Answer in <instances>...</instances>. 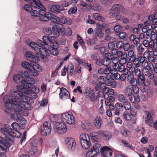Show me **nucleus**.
Masks as SVG:
<instances>
[{
    "label": "nucleus",
    "mask_w": 157,
    "mask_h": 157,
    "mask_svg": "<svg viewBox=\"0 0 157 157\" xmlns=\"http://www.w3.org/2000/svg\"><path fill=\"white\" fill-rule=\"evenodd\" d=\"M11 95L14 98L10 99H9L8 96H6L3 99L5 105L6 107L12 108L16 112H20L21 110V108L26 110L31 109L30 101L32 99L30 97L24 95L23 93L18 90L12 91Z\"/></svg>",
    "instance_id": "obj_1"
},
{
    "label": "nucleus",
    "mask_w": 157,
    "mask_h": 157,
    "mask_svg": "<svg viewBox=\"0 0 157 157\" xmlns=\"http://www.w3.org/2000/svg\"><path fill=\"white\" fill-rule=\"evenodd\" d=\"M30 47L34 50L37 52L36 55L37 57H40L44 62H47L48 61V59L46 56L50 54L49 50L45 48L42 40H38L37 43L31 42L29 44Z\"/></svg>",
    "instance_id": "obj_2"
},
{
    "label": "nucleus",
    "mask_w": 157,
    "mask_h": 157,
    "mask_svg": "<svg viewBox=\"0 0 157 157\" xmlns=\"http://www.w3.org/2000/svg\"><path fill=\"white\" fill-rule=\"evenodd\" d=\"M29 4L35 8H40L38 11L39 16H41L40 20L42 21H46L49 20V18L51 15V13L46 11V9L41 4L39 0H30Z\"/></svg>",
    "instance_id": "obj_3"
},
{
    "label": "nucleus",
    "mask_w": 157,
    "mask_h": 157,
    "mask_svg": "<svg viewBox=\"0 0 157 157\" xmlns=\"http://www.w3.org/2000/svg\"><path fill=\"white\" fill-rule=\"evenodd\" d=\"M43 44L46 47L48 48L49 46L52 48L50 51V54L51 53L53 55L57 56L59 53L57 50L59 48L58 44L56 42L53 36H44L42 38Z\"/></svg>",
    "instance_id": "obj_4"
},
{
    "label": "nucleus",
    "mask_w": 157,
    "mask_h": 157,
    "mask_svg": "<svg viewBox=\"0 0 157 157\" xmlns=\"http://www.w3.org/2000/svg\"><path fill=\"white\" fill-rule=\"evenodd\" d=\"M139 91V89L136 85H129L125 88V95L129 97L131 102L132 103L135 102V97L134 94H137Z\"/></svg>",
    "instance_id": "obj_5"
},
{
    "label": "nucleus",
    "mask_w": 157,
    "mask_h": 157,
    "mask_svg": "<svg viewBox=\"0 0 157 157\" xmlns=\"http://www.w3.org/2000/svg\"><path fill=\"white\" fill-rule=\"evenodd\" d=\"M35 83V81L34 79L32 78H30L24 88L25 89L24 92L26 94H30L32 92L36 94L38 93L40 91L39 89L33 85Z\"/></svg>",
    "instance_id": "obj_6"
},
{
    "label": "nucleus",
    "mask_w": 157,
    "mask_h": 157,
    "mask_svg": "<svg viewBox=\"0 0 157 157\" xmlns=\"http://www.w3.org/2000/svg\"><path fill=\"white\" fill-rule=\"evenodd\" d=\"M61 120L64 124L74 125L75 124V120L74 116L71 112L64 113L60 116Z\"/></svg>",
    "instance_id": "obj_7"
},
{
    "label": "nucleus",
    "mask_w": 157,
    "mask_h": 157,
    "mask_svg": "<svg viewBox=\"0 0 157 157\" xmlns=\"http://www.w3.org/2000/svg\"><path fill=\"white\" fill-rule=\"evenodd\" d=\"M80 142L83 149H87L91 145L89 136L85 134L82 133L80 136Z\"/></svg>",
    "instance_id": "obj_8"
},
{
    "label": "nucleus",
    "mask_w": 157,
    "mask_h": 157,
    "mask_svg": "<svg viewBox=\"0 0 157 157\" xmlns=\"http://www.w3.org/2000/svg\"><path fill=\"white\" fill-rule=\"evenodd\" d=\"M98 71L100 74L107 75L106 76V78L107 79H111L112 74H115V73H113L112 67L110 66H106L104 68L101 67L98 69Z\"/></svg>",
    "instance_id": "obj_9"
},
{
    "label": "nucleus",
    "mask_w": 157,
    "mask_h": 157,
    "mask_svg": "<svg viewBox=\"0 0 157 157\" xmlns=\"http://www.w3.org/2000/svg\"><path fill=\"white\" fill-rule=\"evenodd\" d=\"M52 131L51 124L50 122H45L41 126V134L44 136H49Z\"/></svg>",
    "instance_id": "obj_10"
},
{
    "label": "nucleus",
    "mask_w": 157,
    "mask_h": 157,
    "mask_svg": "<svg viewBox=\"0 0 157 157\" xmlns=\"http://www.w3.org/2000/svg\"><path fill=\"white\" fill-rule=\"evenodd\" d=\"M54 129L55 131L59 134H62L66 132L67 130L66 125L63 123L57 122L55 124Z\"/></svg>",
    "instance_id": "obj_11"
},
{
    "label": "nucleus",
    "mask_w": 157,
    "mask_h": 157,
    "mask_svg": "<svg viewBox=\"0 0 157 157\" xmlns=\"http://www.w3.org/2000/svg\"><path fill=\"white\" fill-rule=\"evenodd\" d=\"M30 78L25 79L19 74H16L13 76V79L14 81L17 84L21 83L24 88L25 87L28 82Z\"/></svg>",
    "instance_id": "obj_12"
},
{
    "label": "nucleus",
    "mask_w": 157,
    "mask_h": 157,
    "mask_svg": "<svg viewBox=\"0 0 157 157\" xmlns=\"http://www.w3.org/2000/svg\"><path fill=\"white\" fill-rule=\"evenodd\" d=\"M33 68L31 69L29 71V74L31 75L35 76H38L39 75L38 71H40L42 68L40 66L36 63L33 64Z\"/></svg>",
    "instance_id": "obj_13"
},
{
    "label": "nucleus",
    "mask_w": 157,
    "mask_h": 157,
    "mask_svg": "<svg viewBox=\"0 0 157 157\" xmlns=\"http://www.w3.org/2000/svg\"><path fill=\"white\" fill-rule=\"evenodd\" d=\"M123 7L119 4H115L113 6L110 10L109 14L112 16H114L118 14L120 9H123Z\"/></svg>",
    "instance_id": "obj_14"
},
{
    "label": "nucleus",
    "mask_w": 157,
    "mask_h": 157,
    "mask_svg": "<svg viewBox=\"0 0 157 157\" xmlns=\"http://www.w3.org/2000/svg\"><path fill=\"white\" fill-rule=\"evenodd\" d=\"M9 134V136H7V140L12 141L14 140V137L19 138L22 135L17 130L13 131L12 129L11 131H10Z\"/></svg>",
    "instance_id": "obj_15"
},
{
    "label": "nucleus",
    "mask_w": 157,
    "mask_h": 157,
    "mask_svg": "<svg viewBox=\"0 0 157 157\" xmlns=\"http://www.w3.org/2000/svg\"><path fill=\"white\" fill-rule=\"evenodd\" d=\"M60 93L59 94L60 98L63 100L67 99L70 98V95L69 92L65 88L62 87L60 88Z\"/></svg>",
    "instance_id": "obj_16"
},
{
    "label": "nucleus",
    "mask_w": 157,
    "mask_h": 157,
    "mask_svg": "<svg viewBox=\"0 0 157 157\" xmlns=\"http://www.w3.org/2000/svg\"><path fill=\"white\" fill-rule=\"evenodd\" d=\"M144 119L145 123L146 124L150 127L153 126L154 120L150 112H146V115L144 116Z\"/></svg>",
    "instance_id": "obj_17"
},
{
    "label": "nucleus",
    "mask_w": 157,
    "mask_h": 157,
    "mask_svg": "<svg viewBox=\"0 0 157 157\" xmlns=\"http://www.w3.org/2000/svg\"><path fill=\"white\" fill-rule=\"evenodd\" d=\"M10 146V144L3 138L0 136V153H2L3 151L5 150L7 148H9Z\"/></svg>",
    "instance_id": "obj_18"
},
{
    "label": "nucleus",
    "mask_w": 157,
    "mask_h": 157,
    "mask_svg": "<svg viewBox=\"0 0 157 157\" xmlns=\"http://www.w3.org/2000/svg\"><path fill=\"white\" fill-rule=\"evenodd\" d=\"M137 83L140 86H148L150 84V82L145 80L143 75L137 77Z\"/></svg>",
    "instance_id": "obj_19"
},
{
    "label": "nucleus",
    "mask_w": 157,
    "mask_h": 157,
    "mask_svg": "<svg viewBox=\"0 0 157 157\" xmlns=\"http://www.w3.org/2000/svg\"><path fill=\"white\" fill-rule=\"evenodd\" d=\"M63 25H57L53 26L52 28V32L54 36H53L55 39V37H57L59 35V33L62 31V28Z\"/></svg>",
    "instance_id": "obj_20"
},
{
    "label": "nucleus",
    "mask_w": 157,
    "mask_h": 157,
    "mask_svg": "<svg viewBox=\"0 0 157 157\" xmlns=\"http://www.w3.org/2000/svg\"><path fill=\"white\" fill-rule=\"evenodd\" d=\"M65 141L69 150H73L74 149L75 143L73 139L71 138H67L65 139Z\"/></svg>",
    "instance_id": "obj_21"
},
{
    "label": "nucleus",
    "mask_w": 157,
    "mask_h": 157,
    "mask_svg": "<svg viewBox=\"0 0 157 157\" xmlns=\"http://www.w3.org/2000/svg\"><path fill=\"white\" fill-rule=\"evenodd\" d=\"M101 152L104 157H109L112 155V150L107 146L101 148Z\"/></svg>",
    "instance_id": "obj_22"
},
{
    "label": "nucleus",
    "mask_w": 157,
    "mask_h": 157,
    "mask_svg": "<svg viewBox=\"0 0 157 157\" xmlns=\"http://www.w3.org/2000/svg\"><path fill=\"white\" fill-rule=\"evenodd\" d=\"M93 124L96 128H101L102 126L101 117L99 116L96 117L93 121Z\"/></svg>",
    "instance_id": "obj_23"
},
{
    "label": "nucleus",
    "mask_w": 157,
    "mask_h": 157,
    "mask_svg": "<svg viewBox=\"0 0 157 157\" xmlns=\"http://www.w3.org/2000/svg\"><path fill=\"white\" fill-rule=\"evenodd\" d=\"M99 132L102 137L105 140L108 141L112 138V135L109 132L101 130L99 131Z\"/></svg>",
    "instance_id": "obj_24"
},
{
    "label": "nucleus",
    "mask_w": 157,
    "mask_h": 157,
    "mask_svg": "<svg viewBox=\"0 0 157 157\" xmlns=\"http://www.w3.org/2000/svg\"><path fill=\"white\" fill-rule=\"evenodd\" d=\"M75 60L79 64L82 65L84 66L88 67L89 71H91L92 70V68L91 67V64H89V63L86 62L85 60L80 59L79 57H76L75 58Z\"/></svg>",
    "instance_id": "obj_25"
},
{
    "label": "nucleus",
    "mask_w": 157,
    "mask_h": 157,
    "mask_svg": "<svg viewBox=\"0 0 157 157\" xmlns=\"http://www.w3.org/2000/svg\"><path fill=\"white\" fill-rule=\"evenodd\" d=\"M26 59L30 62L33 63H36L38 61V59L36 58L35 55L32 54L30 52H27L25 54Z\"/></svg>",
    "instance_id": "obj_26"
},
{
    "label": "nucleus",
    "mask_w": 157,
    "mask_h": 157,
    "mask_svg": "<svg viewBox=\"0 0 157 157\" xmlns=\"http://www.w3.org/2000/svg\"><path fill=\"white\" fill-rule=\"evenodd\" d=\"M142 73L144 76L150 79H152L154 78V73L152 72H150L147 68H144L142 71Z\"/></svg>",
    "instance_id": "obj_27"
},
{
    "label": "nucleus",
    "mask_w": 157,
    "mask_h": 157,
    "mask_svg": "<svg viewBox=\"0 0 157 157\" xmlns=\"http://www.w3.org/2000/svg\"><path fill=\"white\" fill-rule=\"evenodd\" d=\"M120 79L122 81H125L126 79V75L122 74L120 75L117 73H115V74H114V75L112 74L111 79L112 80L118 79Z\"/></svg>",
    "instance_id": "obj_28"
},
{
    "label": "nucleus",
    "mask_w": 157,
    "mask_h": 157,
    "mask_svg": "<svg viewBox=\"0 0 157 157\" xmlns=\"http://www.w3.org/2000/svg\"><path fill=\"white\" fill-rule=\"evenodd\" d=\"M108 94H105L104 95V98L106 99L105 101L106 105H109L113 104V102L114 101L115 99L111 95H108Z\"/></svg>",
    "instance_id": "obj_29"
},
{
    "label": "nucleus",
    "mask_w": 157,
    "mask_h": 157,
    "mask_svg": "<svg viewBox=\"0 0 157 157\" xmlns=\"http://www.w3.org/2000/svg\"><path fill=\"white\" fill-rule=\"evenodd\" d=\"M93 142H98L100 141V139L98 135H100L99 131L98 132H92L90 133Z\"/></svg>",
    "instance_id": "obj_30"
},
{
    "label": "nucleus",
    "mask_w": 157,
    "mask_h": 157,
    "mask_svg": "<svg viewBox=\"0 0 157 157\" xmlns=\"http://www.w3.org/2000/svg\"><path fill=\"white\" fill-rule=\"evenodd\" d=\"M94 33L93 35L94 37L96 38L97 37H103V33H102V30L101 28L97 27L94 30Z\"/></svg>",
    "instance_id": "obj_31"
},
{
    "label": "nucleus",
    "mask_w": 157,
    "mask_h": 157,
    "mask_svg": "<svg viewBox=\"0 0 157 157\" xmlns=\"http://www.w3.org/2000/svg\"><path fill=\"white\" fill-rule=\"evenodd\" d=\"M92 83L93 84H95V89L96 90L99 91L101 90L104 89L105 88L103 86V84L98 82L96 80H93Z\"/></svg>",
    "instance_id": "obj_32"
},
{
    "label": "nucleus",
    "mask_w": 157,
    "mask_h": 157,
    "mask_svg": "<svg viewBox=\"0 0 157 157\" xmlns=\"http://www.w3.org/2000/svg\"><path fill=\"white\" fill-rule=\"evenodd\" d=\"M147 47V50L150 52H151L153 50V49H156L157 48V40L155 43L153 41H150L149 46Z\"/></svg>",
    "instance_id": "obj_33"
},
{
    "label": "nucleus",
    "mask_w": 157,
    "mask_h": 157,
    "mask_svg": "<svg viewBox=\"0 0 157 157\" xmlns=\"http://www.w3.org/2000/svg\"><path fill=\"white\" fill-rule=\"evenodd\" d=\"M33 64L32 63H30L28 62L25 61L22 63V66L23 67L28 70L29 71L31 69L33 68Z\"/></svg>",
    "instance_id": "obj_34"
},
{
    "label": "nucleus",
    "mask_w": 157,
    "mask_h": 157,
    "mask_svg": "<svg viewBox=\"0 0 157 157\" xmlns=\"http://www.w3.org/2000/svg\"><path fill=\"white\" fill-rule=\"evenodd\" d=\"M101 145L98 143H96L94 145L93 147L91 148V150L93 151L94 152L95 155L97 156V154L99 152V148L100 147Z\"/></svg>",
    "instance_id": "obj_35"
},
{
    "label": "nucleus",
    "mask_w": 157,
    "mask_h": 157,
    "mask_svg": "<svg viewBox=\"0 0 157 157\" xmlns=\"http://www.w3.org/2000/svg\"><path fill=\"white\" fill-rule=\"evenodd\" d=\"M138 67H134L131 69V72H134L135 75L137 77L142 75L141 74V71L140 68H138Z\"/></svg>",
    "instance_id": "obj_36"
},
{
    "label": "nucleus",
    "mask_w": 157,
    "mask_h": 157,
    "mask_svg": "<svg viewBox=\"0 0 157 157\" xmlns=\"http://www.w3.org/2000/svg\"><path fill=\"white\" fill-rule=\"evenodd\" d=\"M49 17H50L49 18V20H50L58 24H60V18L55 16L52 13H51V15Z\"/></svg>",
    "instance_id": "obj_37"
},
{
    "label": "nucleus",
    "mask_w": 157,
    "mask_h": 157,
    "mask_svg": "<svg viewBox=\"0 0 157 157\" xmlns=\"http://www.w3.org/2000/svg\"><path fill=\"white\" fill-rule=\"evenodd\" d=\"M92 16L93 18L95 19L96 20L101 21L102 22H103L105 20L104 18L98 13H94Z\"/></svg>",
    "instance_id": "obj_38"
},
{
    "label": "nucleus",
    "mask_w": 157,
    "mask_h": 157,
    "mask_svg": "<svg viewBox=\"0 0 157 157\" xmlns=\"http://www.w3.org/2000/svg\"><path fill=\"white\" fill-rule=\"evenodd\" d=\"M148 19L149 20L152 21L155 25H157V12L154 15H150Z\"/></svg>",
    "instance_id": "obj_39"
},
{
    "label": "nucleus",
    "mask_w": 157,
    "mask_h": 157,
    "mask_svg": "<svg viewBox=\"0 0 157 157\" xmlns=\"http://www.w3.org/2000/svg\"><path fill=\"white\" fill-rule=\"evenodd\" d=\"M137 51L138 53L137 56L140 58L142 56V53L144 52V48L141 45H139L137 48Z\"/></svg>",
    "instance_id": "obj_40"
},
{
    "label": "nucleus",
    "mask_w": 157,
    "mask_h": 157,
    "mask_svg": "<svg viewBox=\"0 0 157 157\" xmlns=\"http://www.w3.org/2000/svg\"><path fill=\"white\" fill-rule=\"evenodd\" d=\"M74 67L72 63H70L68 65L67 68V77L68 75H71V74L73 72L74 70Z\"/></svg>",
    "instance_id": "obj_41"
},
{
    "label": "nucleus",
    "mask_w": 157,
    "mask_h": 157,
    "mask_svg": "<svg viewBox=\"0 0 157 157\" xmlns=\"http://www.w3.org/2000/svg\"><path fill=\"white\" fill-rule=\"evenodd\" d=\"M117 98L118 100L120 102L123 103L128 100L125 96L122 94H119L117 95Z\"/></svg>",
    "instance_id": "obj_42"
},
{
    "label": "nucleus",
    "mask_w": 157,
    "mask_h": 157,
    "mask_svg": "<svg viewBox=\"0 0 157 157\" xmlns=\"http://www.w3.org/2000/svg\"><path fill=\"white\" fill-rule=\"evenodd\" d=\"M49 118L51 121L54 124V125L56 123L58 122H57L58 118L57 115L55 114H51Z\"/></svg>",
    "instance_id": "obj_43"
},
{
    "label": "nucleus",
    "mask_w": 157,
    "mask_h": 157,
    "mask_svg": "<svg viewBox=\"0 0 157 157\" xmlns=\"http://www.w3.org/2000/svg\"><path fill=\"white\" fill-rule=\"evenodd\" d=\"M130 72L127 77V81L131 84H132L134 82V75L133 74Z\"/></svg>",
    "instance_id": "obj_44"
},
{
    "label": "nucleus",
    "mask_w": 157,
    "mask_h": 157,
    "mask_svg": "<svg viewBox=\"0 0 157 157\" xmlns=\"http://www.w3.org/2000/svg\"><path fill=\"white\" fill-rule=\"evenodd\" d=\"M103 63L104 66H109V65L111 64L109 56V57L105 56L104 58L103 59Z\"/></svg>",
    "instance_id": "obj_45"
},
{
    "label": "nucleus",
    "mask_w": 157,
    "mask_h": 157,
    "mask_svg": "<svg viewBox=\"0 0 157 157\" xmlns=\"http://www.w3.org/2000/svg\"><path fill=\"white\" fill-rule=\"evenodd\" d=\"M20 116L19 112H15L12 113L10 115L11 118L14 121H17Z\"/></svg>",
    "instance_id": "obj_46"
},
{
    "label": "nucleus",
    "mask_w": 157,
    "mask_h": 157,
    "mask_svg": "<svg viewBox=\"0 0 157 157\" xmlns=\"http://www.w3.org/2000/svg\"><path fill=\"white\" fill-rule=\"evenodd\" d=\"M140 58V64L142 67L144 68H147L146 67L148 66V63L147 60H145V59L143 57Z\"/></svg>",
    "instance_id": "obj_47"
},
{
    "label": "nucleus",
    "mask_w": 157,
    "mask_h": 157,
    "mask_svg": "<svg viewBox=\"0 0 157 157\" xmlns=\"http://www.w3.org/2000/svg\"><path fill=\"white\" fill-rule=\"evenodd\" d=\"M134 64L135 65V67H139L140 64V58H135L132 60Z\"/></svg>",
    "instance_id": "obj_48"
},
{
    "label": "nucleus",
    "mask_w": 157,
    "mask_h": 157,
    "mask_svg": "<svg viewBox=\"0 0 157 157\" xmlns=\"http://www.w3.org/2000/svg\"><path fill=\"white\" fill-rule=\"evenodd\" d=\"M115 106L116 109L117 111H121L123 109V105L120 102L117 103Z\"/></svg>",
    "instance_id": "obj_49"
},
{
    "label": "nucleus",
    "mask_w": 157,
    "mask_h": 157,
    "mask_svg": "<svg viewBox=\"0 0 157 157\" xmlns=\"http://www.w3.org/2000/svg\"><path fill=\"white\" fill-rule=\"evenodd\" d=\"M109 56L111 63H112L113 64L118 63V62L119 61V59L117 57H114L113 55H111V54Z\"/></svg>",
    "instance_id": "obj_50"
},
{
    "label": "nucleus",
    "mask_w": 157,
    "mask_h": 157,
    "mask_svg": "<svg viewBox=\"0 0 157 157\" xmlns=\"http://www.w3.org/2000/svg\"><path fill=\"white\" fill-rule=\"evenodd\" d=\"M124 118L128 121H130L131 119V117L129 113L127 111H125L123 114Z\"/></svg>",
    "instance_id": "obj_51"
},
{
    "label": "nucleus",
    "mask_w": 157,
    "mask_h": 157,
    "mask_svg": "<svg viewBox=\"0 0 157 157\" xmlns=\"http://www.w3.org/2000/svg\"><path fill=\"white\" fill-rule=\"evenodd\" d=\"M17 120V121L21 124H26L27 123L26 120L21 116Z\"/></svg>",
    "instance_id": "obj_52"
},
{
    "label": "nucleus",
    "mask_w": 157,
    "mask_h": 157,
    "mask_svg": "<svg viewBox=\"0 0 157 157\" xmlns=\"http://www.w3.org/2000/svg\"><path fill=\"white\" fill-rule=\"evenodd\" d=\"M112 67V69L113 73H117L118 69L119 67V64L118 63L113 64Z\"/></svg>",
    "instance_id": "obj_53"
},
{
    "label": "nucleus",
    "mask_w": 157,
    "mask_h": 157,
    "mask_svg": "<svg viewBox=\"0 0 157 157\" xmlns=\"http://www.w3.org/2000/svg\"><path fill=\"white\" fill-rule=\"evenodd\" d=\"M11 126L13 128V130L14 131L17 130L19 129L20 126L19 124L15 122L11 124Z\"/></svg>",
    "instance_id": "obj_54"
},
{
    "label": "nucleus",
    "mask_w": 157,
    "mask_h": 157,
    "mask_svg": "<svg viewBox=\"0 0 157 157\" xmlns=\"http://www.w3.org/2000/svg\"><path fill=\"white\" fill-rule=\"evenodd\" d=\"M43 32L44 34L48 35H50L52 34V31L49 28H46L44 29Z\"/></svg>",
    "instance_id": "obj_55"
},
{
    "label": "nucleus",
    "mask_w": 157,
    "mask_h": 157,
    "mask_svg": "<svg viewBox=\"0 0 157 157\" xmlns=\"http://www.w3.org/2000/svg\"><path fill=\"white\" fill-rule=\"evenodd\" d=\"M108 50L107 48L104 47H101L100 49V51L101 53L105 55L108 54L111 55V54L110 53H108Z\"/></svg>",
    "instance_id": "obj_56"
},
{
    "label": "nucleus",
    "mask_w": 157,
    "mask_h": 157,
    "mask_svg": "<svg viewBox=\"0 0 157 157\" xmlns=\"http://www.w3.org/2000/svg\"><path fill=\"white\" fill-rule=\"evenodd\" d=\"M123 105L126 110H129L131 109V105L128 100L123 103Z\"/></svg>",
    "instance_id": "obj_57"
},
{
    "label": "nucleus",
    "mask_w": 157,
    "mask_h": 157,
    "mask_svg": "<svg viewBox=\"0 0 157 157\" xmlns=\"http://www.w3.org/2000/svg\"><path fill=\"white\" fill-rule=\"evenodd\" d=\"M90 100L92 102H95L97 100V98L95 94L93 93L89 97Z\"/></svg>",
    "instance_id": "obj_58"
},
{
    "label": "nucleus",
    "mask_w": 157,
    "mask_h": 157,
    "mask_svg": "<svg viewBox=\"0 0 157 157\" xmlns=\"http://www.w3.org/2000/svg\"><path fill=\"white\" fill-rule=\"evenodd\" d=\"M50 10L53 13H56L59 12L58 8L57 7L56 5H53L51 6L50 8Z\"/></svg>",
    "instance_id": "obj_59"
},
{
    "label": "nucleus",
    "mask_w": 157,
    "mask_h": 157,
    "mask_svg": "<svg viewBox=\"0 0 157 157\" xmlns=\"http://www.w3.org/2000/svg\"><path fill=\"white\" fill-rule=\"evenodd\" d=\"M77 10V7L76 6L71 7L68 11V13L69 14H72L75 13Z\"/></svg>",
    "instance_id": "obj_60"
},
{
    "label": "nucleus",
    "mask_w": 157,
    "mask_h": 157,
    "mask_svg": "<svg viewBox=\"0 0 157 157\" xmlns=\"http://www.w3.org/2000/svg\"><path fill=\"white\" fill-rule=\"evenodd\" d=\"M38 151V149L36 145L33 146L31 147V152H33L31 153L32 155H34Z\"/></svg>",
    "instance_id": "obj_61"
},
{
    "label": "nucleus",
    "mask_w": 157,
    "mask_h": 157,
    "mask_svg": "<svg viewBox=\"0 0 157 157\" xmlns=\"http://www.w3.org/2000/svg\"><path fill=\"white\" fill-rule=\"evenodd\" d=\"M29 12L33 16L35 17L39 16V13H38V12L36 10H31Z\"/></svg>",
    "instance_id": "obj_62"
},
{
    "label": "nucleus",
    "mask_w": 157,
    "mask_h": 157,
    "mask_svg": "<svg viewBox=\"0 0 157 157\" xmlns=\"http://www.w3.org/2000/svg\"><path fill=\"white\" fill-rule=\"evenodd\" d=\"M124 42L122 41H117L116 44L117 47L118 49H121L124 46Z\"/></svg>",
    "instance_id": "obj_63"
},
{
    "label": "nucleus",
    "mask_w": 157,
    "mask_h": 157,
    "mask_svg": "<svg viewBox=\"0 0 157 157\" xmlns=\"http://www.w3.org/2000/svg\"><path fill=\"white\" fill-rule=\"evenodd\" d=\"M87 157H96L97 156L95 155L94 152L91 149L90 151H88L86 153Z\"/></svg>",
    "instance_id": "obj_64"
}]
</instances>
